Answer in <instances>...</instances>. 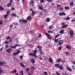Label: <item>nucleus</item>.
I'll return each instance as SVG.
<instances>
[{
  "label": "nucleus",
  "instance_id": "obj_1",
  "mask_svg": "<svg viewBox=\"0 0 75 75\" xmlns=\"http://www.w3.org/2000/svg\"><path fill=\"white\" fill-rule=\"evenodd\" d=\"M37 47L38 48H39L38 51V52L40 53V54H44L43 52L42 51V50L41 49V48H42V47H41L40 46H37Z\"/></svg>",
  "mask_w": 75,
  "mask_h": 75
},
{
  "label": "nucleus",
  "instance_id": "obj_2",
  "mask_svg": "<svg viewBox=\"0 0 75 75\" xmlns=\"http://www.w3.org/2000/svg\"><path fill=\"white\" fill-rule=\"evenodd\" d=\"M62 28H67L68 26V25H65V23L63 22L62 23Z\"/></svg>",
  "mask_w": 75,
  "mask_h": 75
},
{
  "label": "nucleus",
  "instance_id": "obj_3",
  "mask_svg": "<svg viewBox=\"0 0 75 75\" xmlns=\"http://www.w3.org/2000/svg\"><path fill=\"white\" fill-rule=\"evenodd\" d=\"M44 34L46 36H47L48 39H49L50 40H51V38L50 37V34H48V33H44Z\"/></svg>",
  "mask_w": 75,
  "mask_h": 75
},
{
  "label": "nucleus",
  "instance_id": "obj_4",
  "mask_svg": "<svg viewBox=\"0 0 75 75\" xmlns=\"http://www.w3.org/2000/svg\"><path fill=\"white\" fill-rule=\"evenodd\" d=\"M34 53L33 55L35 57H36V58H37V55H36V54H37V50H35L33 51Z\"/></svg>",
  "mask_w": 75,
  "mask_h": 75
},
{
  "label": "nucleus",
  "instance_id": "obj_5",
  "mask_svg": "<svg viewBox=\"0 0 75 75\" xmlns=\"http://www.w3.org/2000/svg\"><path fill=\"white\" fill-rule=\"evenodd\" d=\"M19 53H20V51H18L16 52H14L13 53V55H18Z\"/></svg>",
  "mask_w": 75,
  "mask_h": 75
},
{
  "label": "nucleus",
  "instance_id": "obj_6",
  "mask_svg": "<svg viewBox=\"0 0 75 75\" xmlns=\"http://www.w3.org/2000/svg\"><path fill=\"white\" fill-rule=\"evenodd\" d=\"M70 37H73V35H74V32L72 30H71L70 31Z\"/></svg>",
  "mask_w": 75,
  "mask_h": 75
},
{
  "label": "nucleus",
  "instance_id": "obj_7",
  "mask_svg": "<svg viewBox=\"0 0 75 75\" xmlns=\"http://www.w3.org/2000/svg\"><path fill=\"white\" fill-rule=\"evenodd\" d=\"M64 43V40H60L58 43V45H62V44Z\"/></svg>",
  "mask_w": 75,
  "mask_h": 75
},
{
  "label": "nucleus",
  "instance_id": "obj_8",
  "mask_svg": "<svg viewBox=\"0 0 75 75\" xmlns=\"http://www.w3.org/2000/svg\"><path fill=\"white\" fill-rule=\"evenodd\" d=\"M66 15V13L64 12H62V13H60L59 14V15L60 16H65Z\"/></svg>",
  "mask_w": 75,
  "mask_h": 75
},
{
  "label": "nucleus",
  "instance_id": "obj_9",
  "mask_svg": "<svg viewBox=\"0 0 75 75\" xmlns=\"http://www.w3.org/2000/svg\"><path fill=\"white\" fill-rule=\"evenodd\" d=\"M33 0H31V2L30 3V6L31 5V4H32V6H34V1H33Z\"/></svg>",
  "mask_w": 75,
  "mask_h": 75
},
{
  "label": "nucleus",
  "instance_id": "obj_10",
  "mask_svg": "<svg viewBox=\"0 0 75 75\" xmlns=\"http://www.w3.org/2000/svg\"><path fill=\"white\" fill-rule=\"evenodd\" d=\"M66 48H68V49H69V50H71V46L68 45H67L66 46Z\"/></svg>",
  "mask_w": 75,
  "mask_h": 75
},
{
  "label": "nucleus",
  "instance_id": "obj_11",
  "mask_svg": "<svg viewBox=\"0 0 75 75\" xmlns=\"http://www.w3.org/2000/svg\"><path fill=\"white\" fill-rule=\"evenodd\" d=\"M11 72L12 74H13L14 73H16L17 72V70L16 69H15L14 70L11 71Z\"/></svg>",
  "mask_w": 75,
  "mask_h": 75
},
{
  "label": "nucleus",
  "instance_id": "obj_12",
  "mask_svg": "<svg viewBox=\"0 0 75 75\" xmlns=\"http://www.w3.org/2000/svg\"><path fill=\"white\" fill-rule=\"evenodd\" d=\"M67 69L68 71H72V69L70 68L69 67H67Z\"/></svg>",
  "mask_w": 75,
  "mask_h": 75
},
{
  "label": "nucleus",
  "instance_id": "obj_13",
  "mask_svg": "<svg viewBox=\"0 0 75 75\" xmlns=\"http://www.w3.org/2000/svg\"><path fill=\"white\" fill-rule=\"evenodd\" d=\"M49 61L50 62V63H52L53 62V60L52 59V58H50L49 59Z\"/></svg>",
  "mask_w": 75,
  "mask_h": 75
},
{
  "label": "nucleus",
  "instance_id": "obj_14",
  "mask_svg": "<svg viewBox=\"0 0 75 75\" xmlns=\"http://www.w3.org/2000/svg\"><path fill=\"white\" fill-rule=\"evenodd\" d=\"M31 61L33 64L35 63V60H34L33 59H31Z\"/></svg>",
  "mask_w": 75,
  "mask_h": 75
},
{
  "label": "nucleus",
  "instance_id": "obj_15",
  "mask_svg": "<svg viewBox=\"0 0 75 75\" xmlns=\"http://www.w3.org/2000/svg\"><path fill=\"white\" fill-rule=\"evenodd\" d=\"M5 64H6V62H0V65L1 66L2 65Z\"/></svg>",
  "mask_w": 75,
  "mask_h": 75
},
{
  "label": "nucleus",
  "instance_id": "obj_16",
  "mask_svg": "<svg viewBox=\"0 0 75 75\" xmlns=\"http://www.w3.org/2000/svg\"><path fill=\"white\" fill-rule=\"evenodd\" d=\"M20 65L21 67H23V68H25V66L22 63H21Z\"/></svg>",
  "mask_w": 75,
  "mask_h": 75
},
{
  "label": "nucleus",
  "instance_id": "obj_17",
  "mask_svg": "<svg viewBox=\"0 0 75 75\" xmlns=\"http://www.w3.org/2000/svg\"><path fill=\"white\" fill-rule=\"evenodd\" d=\"M32 18H31V17H30V16H28L27 18V20H31Z\"/></svg>",
  "mask_w": 75,
  "mask_h": 75
},
{
  "label": "nucleus",
  "instance_id": "obj_18",
  "mask_svg": "<svg viewBox=\"0 0 75 75\" xmlns=\"http://www.w3.org/2000/svg\"><path fill=\"white\" fill-rule=\"evenodd\" d=\"M11 6V3H9L7 4V6L8 7H10Z\"/></svg>",
  "mask_w": 75,
  "mask_h": 75
},
{
  "label": "nucleus",
  "instance_id": "obj_19",
  "mask_svg": "<svg viewBox=\"0 0 75 75\" xmlns=\"http://www.w3.org/2000/svg\"><path fill=\"white\" fill-rule=\"evenodd\" d=\"M10 47L11 48H13L14 49H16V46H10Z\"/></svg>",
  "mask_w": 75,
  "mask_h": 75
},
{
  "label": "nucleus",
  "instance_id": "obj_20",
  "mask_svg": "<svg viewBox=\"0 0 75 75\" xmlns=\"http://www.w3.org/2000/svg\"><path fill=\"white\" fill-rule=\"evenodd\" d=\"M55 66L57 68H59V65L58 64H56L55 65Z\"/></svg>",
  "mask_w": 75,
  "mask_h": 75
},
{
  "label": "nucleus",
  "instance_id": "obj_21",
  "mask_svg": "<svg viewBox=\"0 0 75 75\" xmlns=\"http://www.w3.org/2000/svg\"><path fill=\"white\" fill-rule=\"evenodd\" d=\"M11 48H9L6 50V52H10L11 51Z\"/></svg>",
  "mask_w": 75,
  "mask_h": 75
},
{
  "label": "nucleus",
  "instance_id": "obj_22",
  "mask_svg": "<svg viewBox=\"0 0 75 75\" xmlns=\"http://www.w3.org/2000/svg\"><path fill=\"white\" fill-rule=\"evenodd\" d=\"M39 8L41 10H43V8L42 7H41V6H39Z\"/></svg>",
  "mask_w": 75,
  "mask_h": 75
},
{
  "label": "nucleus",
  "instance_id": "obj_23",
  "mask_svg": "<svg viewBox=\"0 0 75 75\" xmlns=\"http://www.w3.org/2000/svg\"><path fill=\"white\" fill-rule=\"evenodd\" d=\"M64 8L65 10H69V7L68 6H65Z\"/></svg>",
  "mask_w": 75,
  "mask_h": 75
},
{
  "label": "nucleus",
  "instance_id": "obj_24",
  "mask_svg": "<svg viewBox=\"0 0 75 75\" xmlns=\"http://www.w3.org/2000/svg\"><path fill=\"white\" fill-rule=\"evenodd\" d=\"M58 39H55L54 40V42L55 43H57L58 42Z\"/></svg>",
  "mask_w": 75,
  "mask_h": 75
},
{
  "label": "nucleus",
  "instance_id": "obj_25",
  "mask_svg": "<svg viewBox=\"0 0 75 75\" xmlns=\"http://www.w3.org/2000/svg\"><path fill=\"white\" fill-rule=\"evenodd\" d=\"M46 21L47 23H48V22H50V19L49 18H47L46 19Z\"/></svg>",
  "mask_w": 75,
  "mask_h": 75
},
{
  "label": "nucleus",
  "instance_id": "obj_26",
  "mask_svg": "<svg viewBox=\"0 0 75 75\" xmlns=\"http://www.w3.org/2000/svg\"><path fill=\"white\" fill-rule=\"evenodd\" d=\"M70 19V18L69 17H67L66 18H65V20H69Z\"/></svg>",
  "mask_w": 75,
  "mask_h": 75
},
{
  "label": "nucleus",
  "instance_id": "obj_27",
  "mask_svg": "<svg viewBox=\"0 0 75 75\" xmlns=\"http://www.w3.org/2000/svg\"><path fill=\"white\" fill-rule=\"evenodd\" d=\"M32 16H34L35 15V11H33L32 13Z\"/></svg>",
  "mask_w": 75,
  "mask_h": 75
},
{
  "label": "nucleus",
  "instance_id": "obj_28",
  "mask_svg": "<svg viewBox=\"0 0 75 75\" xmlns=\"http://www.w3.org/2000/svg\"><path fill=\"white\" fill-rule=\"evenodd\" d=\"M29 56H33V57H34V55L33 54L29 53Z\"/></svg>",
  "mask_w": 75,
  "mask_h": 75
},
{
  "label": "nucleus",
  "instance_id": "obj_29",
  "mask_svg": "<svg viewBox=\"0 0 75 75\" xmlns=\"http://www.w3.org/2000/svg\"><path fill=\"white\" fill-rule=\"evenodd\" d=\"M0 10H4V8L3 7L0 6Z\"/></svg>",
  "mask_w": 75,
  "mask_h": 75
},
{
  "label": "nucleus",
  "instance_id": "obj_30",
  "mask_svg": "<svg viewBox=\"0 0 75 75\" xmlns=\"http://www.w3.org/2000/svg\"><path fill=\"white\" fill-rule=\"evenodd\" d=\"M27 22V21L26 20H24V19H23V23H26Z\"/></svg>",
  "mask_w": 75,
  "mask_h": 75
},
{
  "label": "nucleus",
  "instance_id": "obj_31",
  "mask_svg": "<svg viewBox=\"0 0 75 75\" xmlns=\"http://www.w3.org/2000/svg\"><path fill=\"white\" fill-rule=\"evenodd\" d=\"M57 62H59L61 61V59H59L57 60Z\"/></svg>",
  "mask_w": 75,
  "mask_h": 75
},
{
  "label": "nucleus",
  "instance_id": "obj_32",
  "mask_svg": "<svg viewBox=\"0 0 75 75\" xmlns=\"http://www.w3.org/2000/svg\"><path fill=\"white\" fill-rule=\"evenodd\" d=\"M11 16H14V17H16V14L14 13H12Z\"/></svg>",
  "mask_w": 75,
  "mask_h": 75
},
{
  "label": "nucleus",
  "instance_id": "obj_33",
  "mask_svg": "<svg viewBox=\"0 0 75 75\" xmlns=\"http://www.w3.org/2000/svg\"><path fill=\"white\" fill-rule=\"evenodd\" d=\"M49 28L50 29H52V28H54V27L52 25H51L49 27Z\"/></svg>",
  "mask_w": 75,
  "mask_h": 75
},
{
  "label": "nucleus",
  "instance_id": "obj_34",
  "mask_svg": "<svg viewBox=\"0 0 75 75\" xmlns=\"http://www.w3.org/2000/svg\"><path fill=\"white\" fill-rule=\"evenodd\" d=\"M59 10H60V11H63V10H64V8L62 7L59 8Z\"/></svg>",
  "mask_w": 75,
  "mask_h": 75
},
{
  "label": "nucleus",
  "instance_id": "obj_35",
  "mask_svg": "<svg viewBox=\"0 0 75 75\" xmlns=\"http://www.w3.org/2000/svg\"><path fill=\"white\" fill-rule=\"evenodd\" d=\"M74 2H70V6H73L74 5Z\"/></svg>",
  "mask_w": 75,
  "mask_h": 75
},
{
  "label": "nucleus",
  "instance_id": "obj_36",
  "mask_svg": "<svg viewBox=\"0 0 75 75\" xmlns=\"http://www.w3.org/2000/svg\"><path fill=\"white\" fill-rule=\"evenodd\" d=\"M30 69H32V70H34V69H35V67H31L30 68Z\"/></svg>",
  "mask_w": 75,
  "mask_h": 75
},
{
  "label": "nucleus",
  "instance_id": "obj_37",
  "mask_svg": "<svg viewBox=\"0 0 75 75\" xmlns=\"http://www.w3.org/2000/svg\"><path fill=\"white\" fill-rule=\"evenodd\" d=\"M25 70L26 72H28L30 71V69L29 68H27Z\"/></svg>",
  "mask_w": 75,
  "mask_h": 75
},
{
  "label": "nucleus",
  "instance_id": "obj_38",
  "mask_svg": "<svg viewBox=\"0 0 75 75\" xmlns=\"http://www.w3.org/2000/svg\"><path fill=\"white\" fill-rule=\"evenodd\" d=\"M61 7V5L59 4H58L57 6V8H59V7Z\"/></svg>",
  "mask_w": 75,
  "mask_h": 75
},
{
  "label": "nucleus",
  "instance_id": "obj_39",
  "mask_svg": "<svg viewBox=\"0 0 75 75\" xmlns=\"http://www.w3.org/2000/svg\"><path fill=\"white\" fill-rule=\"evenodd\" d=\"M64 30H62L60 31V33L62 34H64Z\"/></svg>",
  "mask_w": 75,
  "mask_h": 75
},
{
  "label": "nucleus",
  "instance_id": "obj_40",
  "mask_svg": "<svg viewBox=\"0 0 75 75\" xmlns=\"http://www.w3.org/2000/svg\"><path fill=\"white\" fill-rule=\"evenodd\" d=\"M59 68L60 69H61V70H62V69H63V67H62V66H59Z\"/></svg>",
  "mask_w": 75,
  "mask_h": 75
},
{
  "label": "nucleus",
  "instance_id": "obj_41",
  "mask_svg": "<svg viewBox=\"0 0 75 75\" xmlns=\"http://www.w3.org/2000/svg\"><path fill=\"white\" fill-rule=\"evenodd\" d=\"M7 16H8V15L6 14L4 15V17L5 18H6L7 17Z\"/></svg>",
  "mask_w": 75,
  "mask_h": 75
},
{
  "label": "nucleus",
  "instance_id": "obj_42",
  "mask_svg": "<svg viewBox=\"0 0 75 75\" xmlns=\"http://www.w3.org/2000/svg\"><path fill=\"white\" fill-rule=\"evenodd\" d=\"M56 74L57 75H60V73L58 72H56Z\"/></svg>",
  "mask_w": 75,
  "mask_h": 75
},
{
  "label": "nucleus",
  "instance_id": "obj_43",
  "mask_svg": "<svg viewBox=\"0 0 75 75\" xmlns=\"http://www.w3.org/2000/svg\"><path fill=\"white\" fill-rule=\"evenodd\" d=\"M23 20H19V22H20V23H23Z\"/></svg>",
  "mask_w": 75,
  "mask_h": 75
},
{
  "label": "nucleus",
  "instance_id": "obj_44",
  "mask_svg": "<svg viewBox=\"0 0 75 75\" xmlns=\"http://www.w3.org/2000/svg\"><path fill=\"white\" fill-rule=\"evenodd\" d=\"M15 45L17 47H20L21 46V45L18 44H16Z\"/></svg>",
  "mask_w": 75,
  "mask_h": 75
},
{
  "label": "nucleus",
  "instance_id": "obj_45",
  "mask_svg": "<svg viewBox=\"0 0 75 75\" xmlns=\"http://www.w3.org/2000/svg\"><path fill=\"white\" fill-rule=\"evenodd\" d=\"M59 34H58L57 35L55 36V38H57V37H59Z\"/></svg>",
  "mask_w": 75,
  "mask_h": 75
},
{
  "label": "nucleus",
  "instance_id": "obj_46",
  "mask_svg": "<svg viewBox=\"0 0 75 75\" xmlns=\"http://www.w3.org/2000/svg\"><path fill=\"white\" fill-rule=\"evenodd\" d=\"M61 49H62V47L61 46H60L59 47L58 50H61Z\"/></svg>",
  "mask_w": 75,
  "mask_h": 75
},
{
  "label": "nucleus",
  "instance_id": "obj_47",
  "mask_svg": "<svg viewBox=\"0 0 75 75\" xmlns=\"http://www.w3.org/2000/svg\"><path fill=\"white\" fill-rule=\"evenodd\" d=\"M20 73L22 75H23V71H21L20 72Z\"/></svg>",
  "mask_w": 75,
  "mask_h": 75
},
{
  "label": "nucleus",
  "instance_id": "obj_48",
  "mask_svg": "<svg viewBox=\"0 0 75 75\" xmlns=\"http://www.w3.org/2000/svg\"><path fill=\"white\" fill-rule=\"evenodd\" d=\"M47 1L49 2H52V0H47Z\"/></svg>",
  "mask_w": 75,
  "mask_h": 75
},
{
  "label": "nucleus",
  "instance_id": "obj_49",
  "mask_svg": "<svg viewBox=\"0 0 75 75\" xmlns=\"http://www.w3.org/2000/svg\"><path fill=\"white\" fill-rule=\"evenodd\" d=\"M4 44H8V41H6L4 42Z\"/></svg>",
  "mask_w": 75,
  "mask_h": 75
},
{
  "label": "nucleus",
  "instance_id": "obj_50",
  "mask_svg": "<svg viewBox=\"0 0 75 75\" xmlns=\"http://www.w3.org/2000/svg\"><path fill=\"white\" fill-rule=\"evenodd\" d=\"M40 2L41 3H42L44 1V0H40Z\"/></svg>",
  "mask_w": 75,
  "mask_h": 75
},
{
  "label": "nucleus",
  "instance_id": "obj_51",
  "mask_svg": "<svg viewBox=\"0 0 75 75\" xmlns=\"http://www.w3.org/2000/svg\"><path fill=\"white\" fill-rule=\"evenodd\" d=\"M10 37L8 36V37H7L6 38V40H8V39H10Z\"/></svg>",
  "mask_w": 75,
  "mask_h": 75
},
{
  "label": "nucleus",
  "instance_id": "obj_52",
  "mask_svg": "<svg viewBox=\"0 0 75 75\" xmlns=\"http://www.w3.org/2000/svg\"><path fill=\"white\" fill-rule=\"evenodd\" d=\"M44 74H45V75H47L48 74L47 73V72H46V71H45L44 72Z\"/></svg>",
  "mask_w": 75,
  "mask_h": 75
},
{
  "label": "nucleus",
  "instance_id": "obj_53",
  "mask_svg": "<svg viewBox=\"0 0 75 75\" xmlns=\"http://www.w3.org/2000/svg\"><path fill=\"white\" fill-rule=\"evenodd\" d=\"M62 75H69V74H67L66 73H63L62 74Z\"/></svg>",
  "mask_w": 75,
  "mask_h": 75
},
{
  "label": "nucleus",
  "instance_id": "obj_54",
  "mask_svg": "<svg viewBox=\"0 0 75 75\" xmlns=\"http://www.w3.org/2000/svg\"><path fill=\"white\" fill-rule=\"evenodd\" d=\"M41 34H40L39 35L38 38H40V37H41Z\"/></svg>",
  "mask_w": 75,
  "mask_h": 75
},
{
  "label": "nucleus",
  "instance_id": "obj_55",
  "mask_svg": "<svg viewBox=\"0 0 75 75\" xmlns=\"http://www.w3.org/2000/svg\"><path fill=\"white\" fill-rule=\"evenodd\" d=\"M1 24H3V21H0V25H1Z\"/></svg>",
  "mask_w": 75,
  "mask_h": 75
},
{
  "label": "nucleus",
  "instance_id": "obj_56",
  "mask_svg": "<svg viewBox=\"0 0 75 75\" xmlns=\"http://www.w3.org/2000/svg\"><path fill=\"white\" fill-rule=\"evenodd\" d=\"M48 33H53L52 32V31H48Z\"/></svg>",
  "mask_w": 75,
  "mask_h": 75
},
{
  "label": "nucleus",
  "instance_id": "obj_57",
  "mask_svg": "<svg viewBox=\"0 0 75 75\" xmlns=\"http://www.w3.org/2000/svg\"><path fill=\"white\" fill-rule=\"evenodd\" d=\"M8 45H5V47L6 48H8Z\"/></svg>",
  "mask_w": 75,
  "mask_h": 75
},
{
  "label": "nucleus",
  "instance_id": "obj_58",
  "mask_svg": "<svg viewBox=\"0 0 75 75\" xmlns=\"http://www.w3.org/2000/svg\"><path fill=\"white\" fill-rule=\"evenodd\" d=\"M14 24L15 25H18V23H15Z\"/></svg>",
  "mask_w": 75,
  "mask_h": 75
},
{
  "label": "nucleus",
  "instance_id": "obj_59",
  "mask_svg": "<svg viewBox=\"0 0 75 75\" xmlns=\"http://www.w3.org/2000/svg\"><path fill=\"white\" fill-rule=\"evenodd\" d=\"M12 10H15V8H11Z\"/></svg>",
  "mask_w": 75,
  "mask_h": 75
},
{
  "label": "nucleus",
  "instance_id": "obj_60",
  "mask_svg": "<svg viewBox=\"0 0 75 75\" xmlns=\"http://www.w3.org/2000/svg\"><path fill=\"white\" fill-rule=\"evenodd\" d=\"M39 59H40V60H42V58L41 57H40Z\"/></svg>",
  "mask_w": 75,
  "mask_h": 75
},
{
  "label": "nucleus",
  "instance_id": "obj_61",
  "mask_svg": "<svg viewBox=\"0 0 75 75\" xmlns=\"http://www.w3.org/2000/svg\"><path fill=\"white\" fill-rule=\"evenodd\" d=\"M43 11L44 12H45V13H46L47 12V10L46 9H45Z\"/></svg>",
  "mask_w": 75,
  "mask_h": 75
},
{
  "label": "nucleus",
  "instance_id": "obj_62",
  "mask_svg": "<svg viewBox=\"0 0 75 75\" xmlns=\"http://www.w3.org/2000/svg\"><path fill=\"white\" fill-rule=\"evenodd\" d=\"M72 69H75V67H74V65L72 66Z\"/></svg>",
  "mask_w": 75,
  "mask_h": 75
},
{
  "label": "nucleus",
  "instance_id": "obj_63",
  "mask_svg": "<svg viewBox=\"0 0 75 75\" xmlns=\"http://www.w3.org/2000/svg\"><path fill=\"white\" fill-rule=\"evenodd\" d=\"M8 14H9V11H7V12L6 14H7V15H8Z\"/></svg>",
  "mask_w": 75,
  "mask_h": 75
},
{
  "label": "nucleus",
  "instance_id": "obj_64",
  "mask_svg": "<svg viewBox=\"0 0 75 75\" xmlns=\"http://www.w3.org/2000/svg\"><path fill=\"white\" fill-rule=\"evenodd\" d=\"M16 75H21L20 74H18V73H16Z\"/></svg>",
  "mask_w": 75,
  "mask_h": 75
}]
</instances>
